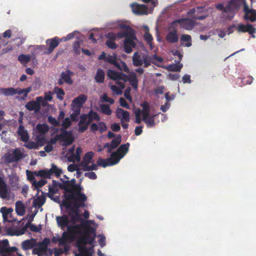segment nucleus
Segmentation results:
<instances>
[{
  "label": "nucleus",
  "instance_id": "9d476101",
  "mask_svg": "<svg viewBox=\"0 0 256 256\" xmlns=\"http://www.w3.org/2000/svg\"><path fill=\"white\" fill-rule=\"evenodd\" d=\"M24 157L23 153L18 148L14 150L12 153L5 154V160L8 163L18 162Z\"/></svg>",
  "mask_w": 256,
  "mask_h": 256
},
{
  "label": "nucleus",
  "instance_id": "393cba45",
  "mask_svg": "<svg viewBox=\"0 0 256 256\" xmlns=\"http://www.w3.org/2000/svg\"><path fill=\"white\" fill-rule=\"evenodd\" d=\"M58 224L62 229H64L66 227L68 228L69 223L68 216L67 215H63L62 216H58L56 218Z\"/></svg>",
  "mask_w": 256,
  "mask_h": 256
},
{
  "label": "nucleus",
  "instance_id": "de8ad7c7",
  "mask_svg": "<svg viewBox=\"0 0 256 256\" xmlns=\"http://www.w3.org/2000/svg\"><path fill=\"white\" fill-rule=\"evenodd\" d=\"M101 112L102 114L110 116L112 114V110L110 108V106L107 104H102L100 106Z\"/></svg>",
  "mask_w": 256,
  "mask_h": 256
},
{
  "label": "nucleus",
  "instance_id": "c9c22d12",
  "mask_svg": "<svg viewBox=\"0 0 256 256\" xmlns=\"http://www.w3.org/2000/svg\"><path fill=\"white\" fill-rule=\"evenodd\" d=\"M36 129L38 135L45 136L46 134L48 132L49 128L46 124H38L36 125Z\"/></svg>",
  "mask_w": 256,
  "mask_h": 256
},
{
  "label": "nucleus",
  "instance_id": "2f4dec72",
  "mask_svg": "<svg viewBox=\"0 0 256 256\" xmlns=\"http://www.w3.org/2000/svg\"><path fill=\"white\" fill-rule=\"evenodd\" d=\"M72 108L73 112L70 114V116L72 121L76 122L78 120V117L80 114L82 107L74 105L72 104Z\"/></svg>",
  "mask_w": 256,
  "mask_h": 256
},
{
  "label": "nucleus",
  "instance_id": "79ce46f5",
  "mask_svg": "<svg viewBox=\"0 0 256 256\" xmlns=\"http://www.w3.org/2000/svg\"><path fill=\"white\" fill-rule=\"evenodd\" d=\"M70 238H73L70 236V234L68 232V231L67 232H64L62 233V238L58 239V240L59 242V245H64L66 244L67 242V240Z\"/></svg>",
  "mask_w": 256,
  "mask_h": 256
},
{
  "label": "nucleus",
  "instance_id": "f03ea898",
  "mask_svg": "<svg viewBox=\"0 0 256 256\" xmlns=\"http://www.w3.org/2000/svg\"><path fill=\"white\" fill-rule=\"evenodd\" d=\"M126 29L125 32L118 34V37L119 38H124V52L127 54L130 53L132 48H135L136 44L134 40H136V36L134 30L128 26H123Z\"/></svg>",
  "mask_w": 256,
  "mask_h": 256
},
{
  "label": "nucleus",
  "instance_id": "b1692460",
  "mask_svg": "<svg viewBox=\"0 0 256 256\" xmlns=\"http://www.w3.org/2000/svg\"><path fill=\"white\" fill-rule=\"evenodd\" d=\"M36 246V240L35 238L26 240L22 243V248L24 250L34 248Z\"/></svg>",
  "mask_w": 256,
  "mask_h": 256
},
{
  "label": "nucleus",
  "instance_id": "7ed1b4c3",
  "mask_svg": "<svg viewBox=\"0 0 256 256\" xmlns=\"http://www.w3.org/2000/svg\"><path fill=\"white\" fill-rule=\"evenodd\" d=\"M98 60H104L106 62L114 66L118 70L124 71L126 72H129V68L126 64L118 58L117 55L114 53L112 54H108L102 52L98 57Z\"/></svg>",
  "mask_w": 256,
  "mask_h": 256
},
{
  "label": "nucleus",
  "instance_id": "864d4df0",
  "mask_svg": "<svg viewBox=\"0 0 256 256\" xmlns=\"http://www.w3.org/2000/svg\"><path fill=\"white\" fill-rule=\"evenodd\" d=\"M97 164L98 166H102L103 168L110 166L108 158L104 159L100 158L97 160Z\"/></svg>",
  "mask_w": 256,
  "mask_h": 256
},
{
  "label": "nucleus",
  "instance_id": "1a4fd4ad",
  "mask_svg": "<svg viewBox=\"0 0 256 256\" xmlns=\"http://www.w3.org/2000/svg\"><path fill=\"white\" fill-rule=\"evenodd\" d=\"M40 103L42 106H46V102L44 100L42 97L38 96L36 98V101L28 102L26 104V108L29 111L34 110L36 112H38L40 109Z\"/></svg>",
  "mask_w": 256,
  "mask_h": 256
},
{
  "label": "nucleus",
  "instance_id": "09e8293b",
  "mask_svg": "<svg viewBox=\"0 0 256 256\" xmlns=\"http://www.w3.org/2000/svg\"><path fill=\"white\" fill-rule=\"evenodd\" d=\"M155 116H148V118H146L145 120L142 119L143 121L146 124L147 127L152 128L155 126L154 118Z\"/></svg>",
  "mask_w": 256,
  "mask_h": 256
},
{
  "label": "nucleus",
  "instance_id": "dca6fc26",
  "mask_svg": "<svg viewBox=\"0 0 256 256\" xmlns=\"http://www.w3.org/2000/svg\"><path fill=\"white\" fill-rule=\"evenodd\" d=\"M88 120L86 122V124L83 127L80 128V130L82 132L86 131L88 127V126L93 121L96 120L98 121L100 120V118L98 114L93 111L92 110H90L88 114Z\"/></svg>",
  "mask_w": 256,
  "mask_h": 256
},
{
  "label": "nucleus",
  "instance_id": "a878e982",
  "mask_svg": "<svg viewBox=\"0 0 256 256\" xmlns=\"http://www.w3.org/2000/svg\"><path fill=\"white\" fill-rule=\"evenodd\" d=\"M166 40L167 42L171 44H174L178 40V30L170 31L167 34Z\"/></svg>",
  "mask_w": 256,
  "mask_h": 256
},
{
  "label": "nucleus",
  "instance_id": "603ef678",
  "mask_svg": "<svg viewBox=\"0 0 256 256\" xmlns=\"http://www.w3.org/2000/svg\"><path fill=\"white\" fill-rule=\"evenodd\" d=\"M10 184L14 190L18 188V178L17 177L10 176Z\"/></svg>",
  "mask_w": 256,
  "mask_h": 256
},
{
  "label": "nucleus",
  "instance_id": "0eeeda50",
  "mask_svg": "<svg viewBox=\"0 0 256 256\" xmlns=\"http://www.w3.org/2000/svg\"><path fill=\"white\" fill-rule=\"evenodd\" d=\"M32 90L30 86L24 89L14 88H0V92L5 96H13L16 94H23L22 100H24L27 97L28 93Z\"/></svg>",
  "mask_w": 256,
  "mask_h": 256
},
{
  "label": "nucleus",
  "instance_id": "49530a36",
  "mask_svg": "<svg viewBox=\"0 0 256 256\" xmlns=\"http://www.w3.org/2000/svg\"><path fill=\"white\" fill-rule=\"evenodd\" d=\"M87 119H88V116L86 114H84L80 116V120L78 124L79 132H84L81 131L80 128L83 127L86 124Z\"/></svg>",
  "mask_w": 256,
  "mask_h": 256
},
{
  "label": "nucleus",
  "instance_id": "6e6552de",
  "mask_svg": "<svg viewBox=\"0 0 256 256\" xmlns=\"http://www.w3.org/2000/svg\"><path fill=\"white\" fill-rule=\"evenodd\" d=\"M132 62L134 66H141L144 64V67L147 68L152 63V57L146 54H139L138 52H135L132 56Z\"/></svg>",
  "mask_w": 256,
  "mask_h": 256
},
{
  "label": "nucleus",
  "instance_id": "6e6d98bb",
  "mask_svg": "<svg viewBox=\"0 0 256 256\" xmlns=\"http://www.w3.org/2000/svg\"><path fill=\"white\" fill-rule=\"evenodd\" d=\"M18 60L22 64H27L30 60V56L29 55L22 54L18 56Z\"/></svg>",
  "mask_w": 256,
  "mask_h": 256
},
{
  "label": "nucleus",
  "instance_id": "0e129e2a",
  "mask_svg": "<svg viewBox=\"0 0 256 256\" xmlns=\"http://www.w3.org/2000/svg\"><path fill=\"white\" fill-rule=\"evenodd\" d=\"M70 125L71 121L70 118L68 117L66 118L62 124V126L64 130H66L70 126Z\"/></svg>",
  "mask_w": 256,
  "mask_h": 256
},
{
  "label": "nucleus",
  "instance_id": "f257e3e1",
  "mask_svg": "<svg viewBox=\"0 0 256 256\" xmlns=\"http://www.w3.org/2000/svg\"><path fill=\"white\" fill-rule=\"evenodd\" d=\"M107 76L110 79L116 82V84L122 88H125L124 82H129L134 90H137L138 80L136 75L134 72H131L128 75L122 72H118L112 70H108Z\"/></svg>",
  "mask_w": 256,
  "mask_h": 256
},
{
  "label": "nucleus",
  "instance_id": "a19ab883",
  "mask_svg": "<svg viewBox=\"0 0 256 256\" xmlns=\"http://www.w3.org/2000/svg\"><path fill=\"white\" fill-rule=\"evenodd\" d=\"M104 72L101 69H98L95 76V80L98 83H102L104 80Z\"/></svg>",
  "mask_w": 256,
  "mask_h": 256
},
{
  "label": "nucleus",
  "instance_id": "f8f14e48",
  "mask_svg": "<svg viewBox=\"0 0 256 256\" xmlns=\"http://www.w3.org/2000/svg\"><path fill=\"white\" fill-rule=\"evenodd\" d=\"M236 30L238 32H248L252 38H255L254 34L256 32V28L251 24H240L238 26Z\"/></svg>",
  "mask_w": 256,
  "mask_h": 256
},
{
  "label": "nucleus",
  "instance_id": "e433bc0d",
  "mask_svg": "<svg viewBox=\"0 0 256 256\" xmlns=\"http://www.w3.org/2000/svg\"><path fill=\"white\" fill-rule=\"evenodd\" d=\"M46 198L44 196H40L35 198L32 202V206L36 208H40L45 203Z\"/></svg>",
  "mask_w": 256,
  "mask_h": 256
},
{
  "label": "nucleus",
  "instance_id": "2eb2a0df",
  "mask_svg": "<svg viewBox=\"0 0 256 256\" xmlns=\"http://www.w3.org/2000/svg\"><path fill=\"white\" fill-rule=\"evenodd\" d=\"M60 40L58 38V37L55 36L54 38L48 39L46 40V44L48 46V48L46 49V51L44 52L46 54H50L52 53L54 49L56 48Z\"/></svg>",
  "mask_w": 256,
  "mask_h": 256
},
{
  "label": "nucleus",
  "instance_id": "cd10ccee",
  "mask_svg": "<svg viewBox=\"0 0 256 256\" xmlns=\"http://www.w3.org/2000/svg\"><path fill=\"white\" fill-rule=\"evenodd\" d=\"M183 21L181 22L182 27L186 30H192L195 26V22L190 18H181Z\"/></svg>",
  "mask_w": 256,
  "mask_h": 256
},
{
  "label": "nucleus",
  "instance_id": "58836bf2",
  "mask_svg": "<svg viewBox=\"0 0 256 256\" xmlns=\"http://www.w3.org/2000/svg\"><path fill=\"white\" fill-rule=\"evenodd\" d=\"M78 249L80 252L75 256H91L92 252L85 246L81 245H78Z\"/></svg>",
  "mask_w": 256,
  "mask_h": 256
},
{
  "label": "nucleus",
  "instance_id": "6ab92c4d",
  "mask_svg": "<svg viewBox=\"0 0 256 256\" xmlns=\"http://www.w3.org/2000/svg\"><path fill=\"white\" fill-rule=\"evenodd\" d=\"M93 156L94 152H89L85 154L80 164V166L82 167L83 171L88 166H89L90 164L92 163Z\"/></svg>",
  "mask_w": 256,
  "mask_h": 256
},
{
  "label": "nucleus",
  "instance_id": "e2e57ef3",
  "mask_svg": "<svg viewBox=\"0 0 256 256\" xmlns=\"http://www.w3.org/2000/svg\"><path fill=\"white\" fill-rule=\"evenodd\" d=\"M144 40L146 42L147 44L150 46H152V42L153 38L152 36L149 32H146L144 36Z\"/></svg>",
  "mask_w": 256,
  "mask_h": 256
},
{
  "label": "nucleus",
  "instance_id": "4c0bfd02",
  "mask_svg": "<svg viewBox=\"0 0 256 256\" xmlns=\"http://www.w3.org/2000/svg\"><path fill=\"white\" fill-rule=\"evenodd\" d=\"M130 144L128 142H127L125 144H122L118 148L116 151L118 154L120 156H124L128 152V148L130 147Z\"/></svg>",
  "mask_w": 256,
  "mask_h": 256
},
{
  "label": "nucleus",
  "instance_id": "8fccbe9b",
  "mask_svg": "<svg viewBox=\"0 0 256 256\" xmlns=\"http://www.w3.org/2000/svg\"><path fill=\"white\" fill-rule=\"evenodd\" d=\"M182 64H169L167 67V70L170 72H180L182 68Z\"/></svg>",
  "mask_w": 256,
  "mask_h": 256
},
{
  "label": "nucleus",
  "instance_id": "4468645a",
  "mask_svg": "<svg viewBox=\"0 0 256 256\" xmlns=\"http://www.w3.org/2000/svg\"><path fill=\"white\" fill-rule=\"evenodd\" d=\"M58 137H60V141L64 142V146L70 145L74 142L72 134L69 131L62 130V132L58 134Z\"/></svg>",
  "mask_w": 256,
  "mask_h": 256
},
{
  "label": "nucleus",
  "instance_id": "a211bd4d",
  "mask_svg": "<svg viewBox=\"0 0 256 256\" xmlns=\"http://www.w3.org/2000/svg\"><path fill=\"white\" fill-rule=\"evenodd\" d=\"M122 141V136L120 134L117 136L113 139L110 144L106 143L104 145V148H107V152L110 153L112 150L116 148L120 144Z\"/></svg>",
  "mask_w": 256,
  "mask_h": 256
},
{
  "label": "nucleus",
  "instance_id": "ddd939ff",
  "mask_svg": "<svg viewBox=\"0 0 256 256\" xmlns=\"http://www.w3.org/2000/svg\"><path fill=\"white\" fill-rule=\"evenodd\" d=\"M240 0H230L224 8V12H229L234 15L240 8Z\"/></svg>",
  "mask_w": 256,
  "mask_h": 256
},
{
  "label": "nucleus",
  "instance_id": "4be33fe9",
  "mask_svg": "<svg viewBox=\"0 0 256 256\" xmlns=\"http://www.w3.org/2000/svg\"><path fill=\"white\" fill-rule=\"evenodd\" d=\"M74 74V72L70 70H67L63 72L60 74V78L64 80V82L68 84L71 85L73 84V80L72 76Z\"/></svg>",
  "mask_w": 256,
  "mask_h": 256
},
{
  "label": "nucleus",
  "instance_id": "9b49d317",
  "mask_svg": "<svg viewBox=\"0 0 256 256\" xmlns=\"http://www.w3.org/2000/svg\"><path fill=\"white\" fill-rule=\"evenodd\" d=\"M133 13L136 15H144L148 14V8L144 4L133 2L130 4Z\"/></svg>",
  "mask_w": 256,
  "mask_h": 256
},
{
  "label": "nucleus",
  "instance_id": "052dcab7",
  "mask_svg": "<svg viewBox=\"0 0 256 256\" xmlns=\"http://www.w3.org/2000/svg\"><path fill=\"white\" fill-rule=\"evenodd\" d=\"M36 140V142L38 144V147L39 146H42L46 141L45 136L37 135Z\"/></svg>",
  "mask_w": 256,
  "mask_h": 256
},
{
  "label": "nucleus",
  "instance_id": "39448f33",
  "mask_svg": "<svg viewBox=\"0 0 256 256\" xmlns=\"http://www.w3.org/2000/svg\"><path fill=\"white\" fill-rule=\"evenodd\" d=\"M64 200L68 202H74V205L75 207L84 208L86 206L84 202L87 200V197L84 194H68L64 195Z\"/></svg>",
  "mask_w": 256,
  "mask_h": 256
},
{
  "label": "nucleus",
  "instance_id": "7c9ffc66",
  "mask_svg": "<svg viewBox=\"0 0 256 256\" xmlns=\"http://www.w3.org/2000/svg\"><path fill=\"white\" fill-rule=\"evenodd\" d=\"M61 180L62 182V184H59V188L61 189H64L68 194L73 193L72 190V185L69 180H62V179H61Z\"/></svg>",
  "mask_w": 256,
  "mask_h": 256
},
{
  "label": "nucleus",
  "instance_id": "72a5a7b5",
  "mask_svg": "<svg viewBox=\"0 0 256 256\" xmlns=\"http://www.w3.org/2000/svg\"><path fill=\"white\" fill-rule=\"evenodd\" d=\"M16 212L19 216H22L26 212V208L22 202L17 201L16 203Z\"/></svg>",
  "mask_w": 256,
  "mask_h": 256
},
{
  "label": "nucleus",
  "instance_id": "bb28decb",
  "mask_svg": "<svg viewBox=\"0 0 256 256\" xmlns=\"http://www.w3.org/2000/svg\"><path fill=\"white\" fill-rule=\"evenodd\" d=\"M17 133L20 136V139L22 142H27L28 141L29 139L28 134L22 125L19 126Z\"/></svg>",
  "mask_w": 256,
  "mask_h": 256
},
{
  "label": "nucleus",
  "instance_id": "423d86ee",
  "mask_svg": "<svg viewBox=\"0 0 256 256\" xmlns=\"http://www.w3.org/2000/svg\"><path fill=\"white\" fill-rule=\"evenodd\" d=\"M48 242L49 240L46 238L42 242H39L38 243L36 242V246L32 250V254H36L38 256H42L44 255L45 256H52V250L48 248Z\"/></svg>",
  "mask_w": 256,
  "mask_h": 256
},
{
  "label": "nucleus",
  "instance_id": "c756f323",
  "mask_svg": "<svg viewBox=\"0 0 256 256\" xmlns=\"http://www.w3.org/2000/svg\"><path fill=\"white\" fill-rule=\"evenodd\" d=\"M140 106L142 108V119L145 120L146 118H148L149 116L150 111V106L148 102L144 101L140 104Z\"/></svg>",
  "mask_w": 256,
  "mask_h": 256
},
{
  "label": "nucleus",
  "instance_id": "5701e85b",
  "mask_svg": "<svg viewBox=\"0 0 256 256\" xmlns=\"http://www.w3.org/2000/svg\"><path fill=\"white\" fill-rule=\"evenodd\" d=\"M62 205L66 208L67 210H70V212H72L73 214L80 215V208H76L74 206V205L72 204L71 202H68L67 200H62Z\"/></svg>",
  "mask_w": 256,
  "mask_h": 256
},
{
  "label": "nucleus",
  "instance_id": "c85d7f7f",
  "mask_svg": "<svg viewBox=\"0 0 256 256\" xmlns=\"http://www.w3.org/2000/svg\"><path fill=\"white\" fill-rule=\"evenodd\" d=\"M123 158V156H120L116 152H112L110 156L108 158L110 166L117 164L120 160Z\"/></svg>",
  "mask_w": 256,
  "mask_h": 256
},
{
  "label": "nucleus",
  "instance_id": "ea45409f",
  "mask_svg": "<svg viewBox=\"0 0 256 256\" xmlns=\"http://www.w3.org/2000/svg\"><path fill=\"white\" fill-rule=\"evenodd\" d=\"M35 174L37 176H40L44 178H50V170H41L36 172Z\"/></svg>",
  "mask_w": 256,
  "mask_h": 256
},
{
  "label": "nucleus",
  "instance_id": "680f3d73",
  "mask_svg": "<svg viewBox=\"0 0 256 256\" xmlns=\"http://www.w3.org/2000/svg\"><path fill=\"white\" fill-rule=\"evenodd\" d=\"M24 146L28 149H38V144L33 141H30L26 144H24Z\"/></svg>",
  "mask_w": 256,
  "mask_h": 256
},
{
  "label": "nucleus",
  "instance_id": "20e7f679",
  "mask_svg": "<svg viewBox=\"0 0 256 256\" xmlns=\"http://www.w3.org/2000/svg\"><path fill=\"white\" fill-rule=\"evenodd\" d=\"M84 230L82 232L80 238L78 240V244L84 246L86 244H92L96 238V230L88 226H84Z\"/></svg>",
  "mask_w": 256,
  "mask_h": 256
},
{
  "label": "nucleus",
  "instance_id": "aec40b11",
  "mask_svg": "<svg viewBox=\"0 0 256 256\" xmlns=\"http://www.w3.org/2000/svg\"><path fill=\"white\" fill-rule=\"evenodd\" d=\"M116 116L120 121L129 122L130 114L128 111L124 110L122 108H118L116 110Z\"/></svg>",
  "mask_w": 256,
  "mask_h": 256
},
{
  "label": "nucleus",
  "instance_id": "774afa93",
  "mask_svg": "<svg viewBox=\"0 0 256 256\" xmlns=\"http://www.w3.org/2000/svg\"><path fill=\"white\" fill-rule=\"evenodd\" d=\"M110 89L117 95H120L122 94V90L123 88H122L120 86L118 88L116 85H112L110 86Z\"/></svg>",
  "mask_w": 256,
  "mask_h": 256
},
{
  "label": "nucleus",
  "instance_id": "5fc2aeb1",
  "mask_svg": "<svg viewBox=\"0 0 256 256\" xmlns=\"http://www.w3.org/2000/svg\"><path fill=\"white\" fill-rule=\"evenodd\" d=\"M182 20L180 19H178L174 20L170 24L169 28L172 30V31L177 30V26L178 24L181 26V22H182Z\"/></svg>",
  "mask_w": 256,
  "mask_h": 256
},
{
  "label": "nucleus",
  "instance_id": "3c124183",
  "mask_svg": "<svg viewBox=\"0 0 256 256\" xmlns=\"http://www.w3.org/2000/svg\"><path fill=\"white\" fill-rule=\"evenodd\" d=\"M46 183L47 181L46 180L41 179L38 182H36V180L32 182V186H34V190H36L38 191V188L43 186Z\"/></svg>",
  "mask_w": 256,
  "mask_h": 256
},
{
  "label": "nucleus",
  "instance_id": "412c9836",
  "mask_svg": "<svg viewBox=\"0 0 256 256\" xmlns=\"http://www.w3.org/2000/svg\"><path fill=\"white\" fill-rule=\"evenodd\" d=\"M8 194V186L4 178L0 176V198L2 199H6Z\"/></svg>",
  "mask_w": 256,
  "mask_h": 256
},
{
  "label": "nucleus",
  "instance_id": "4d7b16f0",
  "mask_svg": "<svg viewBox=\"0 0 256 256\" xmlns=\"http://www.w3.org/2000/svg\"><path fill=\"white\" fill-rule=\"evenodd\" d=\"M35 173H36V171L31 172L28 170H26V174L27 176L28 180L32 182H32L34 181H36L34 176H36Z\"/></svg>",
  "mask_w": 256,
  "mask_h": 256
},
{
  "label": "nucleus",
  "instance_id": "338daca9",
  "mask_svg": "<svg viewBox=\"0 0 256 256\" xmlns=\"http://www.w3.org/2000/svg\"><path fill=\"white\" fill-rule=\"evenodd\" d=\"M73 50L76 54H80V42L79 41H76L74 43Z\"/></svg>",
  "mask_w": 256,
  "mask_h": 256
},
{
  "label": "nucleus",
  "instance_id": "473e14b6",
  "mask_svg": "<svg viewBox=\"0 0 256 256\" xmlns=\"http://www.w3.org/2000/svg\"><path fill=\"white\" fill-rule=\"evenodd\" d=\"M86 100L87 96L85 94H82L74 98L72 104L74 105L82 107L83 104L86 102Z\"/></svg>",
  "mask_w": 256,
  "mask_h": 256
},
{
  "label": "nucleus",
  "instance_id": "f3484780",
  "mask_svg": "<svg viewBox=\"0 0 256 256\" xmlns=\"http://www.w3.org/2000/svg\"><path fill=\"white\" fill-rule=\"evenodd\" d=\"M84 226V224L69 225L68 226L67 230L70 234V236L74 238L76 235L81 236Z\"/></svg>",
  "mask_w": 256,
  "mask_h": 256
},
{
  "label": "nucleus",
  "instance_id": "37998d69",
  "mask_svg": "<svg viewBox=\"0 0 256 256\" xmlns=\"http://www.w3.org/2000/svg\"><path fill=\"white\" fill-rule=\"evenodd\" d=\"M50 176L54 174L56 176L59 177L62 173V170L60 168H58L56 165L54 164H52V167L50 169Z\"/></svg>",
  "mask_w": 256,
  "mask_h": 256
},
{
  "label": "nucleus",
  "instance_id": "69168bd1",
  "mask_svg": "<svg viewBox=\"0 0 256 256\" xmlns=\"http://www.w3.org/2000/svg\"><path fill=\"white\" fill-rule=\"evenodd\" d=\"M0 211L2 213V216H4L8 215L12 212L13 209L12 208H7L6 206H4L1 208Z\"/></svg>",
  "mask_w": 256,
  "mask_h": 256
},
{
  "label": "nucleus",
  "instance_id": "f704fd0d",
  "mask_svg": "<svg viewBox=\"0 0 256 256\" xmlns=\"http://www.w3.org/2000/svg\"><path fill=\"white\" fill-rule=\"evenodd\" d=\"M180 44L186 47H190L192 45V38L189 34H184L180 36Z\"/></svg>",
  "mask_w": 256,
  "mask_h": 256
},
{
  "label": "nucleus",
  "instance_id": "13d9d810",
  "mask_svg": "<svg viewBox=\"0 0 256 256\" xmlns=\"http://www.w3.org/2000/svg\"><path fill=\"white\" fill-rule=\"evenodd\" d=\"M48 191L49 192L47 194V196L48 198L52 199L54 194H56L58 192V188L50 186L48 188Z\"/></svg>",
  "mask_w": 256,
  "mask_h": 256
},
{
  "label": "nucleus",
  "instance_id": "a18cd8bd",
  "mask_svg": "<svg viewBox=\"0 0 256 256\" xmlns=\"http://www.w3.org/2000/svg\"><path fill=\"white\" fill-rule=\"evenodd\" d=\"M53 92L54 94H56V97L58 100H62L64 99V96L65 94V92L62 88L56 86L54 88Z\"/></svg>",
  "mask_w": 256,
  "mask_h": 256
},
{
  "label": "nucleus",
  "instance_id": "c03bdc74",
  "mask_svg": "<svg viewBox=\"0 0 256 256\" xmlns=\"http://www.w3.org/2000/svg\"><path fill=\"white\" fill-rule=\"evenodd\" d=\"M9 246V242L7 239L0 240V254L6 252Z\"/></svg>",
  "mask_w": 256,
  "mask_h": 256
},
{
  "label": "nucleus",
  "instance_id": "bf43d9fd",
  "mask_svg": "<svg viewBox=\"0 0 256 256\" xmlns=\"http://www.w3.org/2000/svg\"><path fill=\"white\" fill-rule=\"evenodd\" d=\"M48 122L54 126H59L60 125V122L51 116H48Z\"/></svg>",
  "mask_w": 256,
  "mask_h": 256
}]
</instances>
